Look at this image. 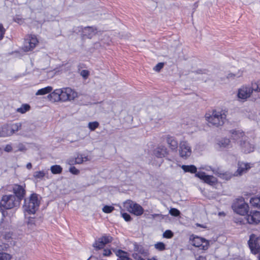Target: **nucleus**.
<instances>
[{
	"mask_svg": "<svg viewBox=\"0 0 260 260\" xmlns=\"http://www.w3.org/2000/svg\"><path fill=\"white\" fill-rule=\"evenodd\" d=\"M205 117L209 123L218 127L224 124L226 119V115L223 111L214 110L211 115L206 114Z\"/></svg>",
	"mask_w": 260,
	"mask_h": 260,
	"instance_id": "nucleus-1",
	"label": "nucleus"
},
{
	"mask_svg": "<svg viewBox=\"0 0 260 260\" xmlns=\"http://www.w3.org/2000/svg\"><path fill=\"white\" fill-rule=\"evenodd\" d=\"M40 205L38 194H32L28 200L25 199L23 206L24 210L29 214H35Z\"/></svg>",
	"mask_w": 260,
	"mask_h": 260,
	"instance_id": "nucleus-2",
	"label": "nucleus"
},
{
	"mask_svg": "<svg viewBox=\"0 0 260 260\" xmlns=\"http://www.w3.org/2000/svg\"><path fill=\"white\" fill-rule=\"evenodd\" d=\"M20 202L14 195H6L3 197L0 205L6 209L17 207Z\"/></svg>",
	"mask_w": 260,
	"mask_h": 260,
	"instance_id": "nucleus-3",
	"label": "nucleus"
},
{
	"mask_svg": "<svg viewBox=\"0 0 260 260\" xmlns=\"http://www.w3.org/2000/svg\"><path fill=\"white\" fill-rule=\"evenodd\" d=\"M124 206L128 211L136 216L142 215L144 212L142 206L131 200H127L124 202Z\"/></svg>",
	"mask_w": 260,
	"mask_h": 260,
	"instance_id": "nucleus-4",
	"label": "nucleus"
},
{
	"mask_svg": "<svg viewBox=\"0 0 260 260\" xmlns=\"http://www.w3.org/2000/svg\"><path fill=\"white\" fill-rule=\"evenodd\" d=\"M190 241H191V244L196 247L200 248V249L206 250L209 246V241L203 238L198 236L194 237L193 235L190 236Z\"/></svg>",
	"mask_w": 260,
	"mask_h": 260,
	"instance_id": "nucleus-5",
	"label": "nucleus"
},
{
	"mask_svg": "<svg viewBox=\"0 0 260 260\" xmlns=\"http://www.w3.org/2000/svg\"><path fill=\"white\" fill-rule=\"evenodd\" d=\"M113 240V238L110 235H104L101 237L98 238L95 240L93 244V247L95 250H100L103 249L106 244L111 242Z\"/></svg>",
	"mask_w": 260,
	"mask_h": 260,
	"instance_id": "nucleus-6",
	"label": "nucleus"
},
{
	"mask_svg": "<svg viewBox=\"0 0 260 260\" xmlns=\"http://www.w3.org/2000/svg\"><path fill=\"white\" fill-rule=\"evenodd\" d=\"M179 154L184 159L187 158L191 154V147L185 141L181 142L179 145Z\"/></svg>",
	"mask_w": 260,
	"mask_h": 260,
	"instance_id": "nucleus-7",
	"label": "nucleus"
},
{
	"mask_svg": "<svg viewBox=\"0 0 260 260\" xmlns=\"http://www.w3.org/2000/svg\"><path fill=\"white\" fill-rule=\"evenodd\" d=\"M76 95V93L71 88L60 89V96L62 102L73 100Z\"/></svg>",
	"mask_w": 260,
	"mask_h": 260,
	"instance_id": "nucleus-8",
	"label": "nucleus"
},
{
	"mask_svg": "<svg viewBox=\"0 0 260 260\" xmlns=\"http://www.w3.org/2000/svg\"><path fill=\"white\" fill-rule=\"evenodd\" d=\"M248 244L252 252H260V237L255 238L254 236H251L248 241Z\"/></svg>",
	"mask_w": 260,
	"mask_h": 260,
	"instance_id": "nucleus-9",
	"label": "nucleus"
},
{
	"mask_svg": "<svg viewBox=\"0 0 260 260\" xmlns=\"http://www.w3.org/2000/svg\"><path fill=\"white\" fill-rule=\"evenodd\" d=\"M38 43L36 36H30L28 39L25 40L24 43V50L25 51H29L33 49Z\"/></svg>",
	"mask_w": 260,
	"mask_h": 260,
	"instance_id": "nucleus-10",
	"label": "nucleus"
},
{
	"mask_svg": "<svg viewBox=\"0 0 260 260\" xmlns=\"http://www.w3.org/2000/svg\"><path fill=\"white\" fill-rule=\"evenodd\" d=\"M13 190L16 199L20 202L24 198L25 194L24 187L22 185L14 184L13 187Z\"/></svg>",
	"mask_w": 260,
	"mask_h": 260,
	"instance_id": "nucleus-11",
	"label": "nucleus"
},
{
	"mask_svg": "<svg viewBox=\"0 0 260 260\" xmlns=\"http://www.w3.org/2000/svg\"><path fill=\"white\" fill-rule=\"evenodd\" d=\"M234 211L238 214L244 215L246 214L248 210V205L246 203L241 204L235 203L232 206Z\"/></svg>",
	"mask_w": 260,
	"mask_h": 260,
	"instance_id": "nucleus-12",
	"label": "nucleus"
},
{
	"mask_svg": "<svg viewBox=\"0 0 260 260\" xmlns=\"http://www.w3.org/2000/svg\"><path fill=\"white\" fill-rule=\"evenodd\" d=\"M196 176L210 185H213L217 182V179L215 177L211 175H207L204 172H198L196 173Z\"/></svg>",
	"mask_w": 260,
	"mask_h": 260,
	"instance_id": "nucleus-13",
	"label": "nucleus"
},
{
	"mask_svg": "<svg viewBox=\"0 0 260 260\" xmlns=\"http://www.w3.org/2000/svg\"><path fill=\"white\" fill-rule=\"evenodd\" d=\"M252 95L251 90L249 86H242L239 89L237 96L239 99L246 100Z\"/></svg>",
	"mask_w": 260,
	"mask_h": 260,
	"instance_id": "nucleus-14",
	"label": "nucleus"
},
{
	"mask_svg": "<svg viewBox=\"0 0 260 260\" xmlns=\"http://www.w3.org/2000/svg\"><path fill=\"white\" fill-rule=\"evenodd\" d=\"M247 220L250 224H257L260 222V212L253 211L247 216Z\"/></svg>",
	"mask_w": 260,
	"mask_h": 260,
	"instance_id": "nucleus-15",
	"label": "nucleus"
},
{
	"mask_svg": "<svg viewBox=\"0 0 260 260\" xmlns=\"http://www.w3.org/2000/svg\"><path fill=\"white\" fill-rule=\"evenodd\" d=\"M96 33V29L93 27H85L83 28L82 34L87 38H92Z\"/></svg>",
	"mask_w": 260,
	"mask_h": 260,
	"instance_id": "nucleus-16",
	"label": "nucleus"
},
{
	"mask_svg": "<svg viewBox=\"0 0 260 260\" xmlns=\"http://www.w3.org/2000/svg\"><path fill=\"white\" fill-rule=\"evenodd\" d=\"M240 144L241 145L242 151L246 153H250L253 152L254 150V146L250 144L249 142L246 141V139L241 142Z\"/></svg>",
	"mask_w": 260,
	"mask_h": 260,
	"instance_id": "nucleus-17",
	"label": "nucleus"
},
{
	"mask_svg": "<svg viewBox=\"0 0 260 260\" xmlns=\"http://www.w3.org/2000/svg\"><path fill=\"white\" fill-rule=\"evenodd\" d=\"M250 168L251 167L249 164L239 162L238 163L237 171L236 172V175H242L243 174L246 173Z\"/></svg>",
	"mask_w": 260,
	"mask_h": 260,
	"instance_id": "nucleus-18",
	"label": "nucleus"
},
{
	"mask_svg": "<svg viewBox=\"0 0 260 260\" xmlns=\"http://www.w3.org/2000/svg\"><path fill=\"white\" fill-rule=\"evenodd\" d=\"M60 89L55 90L48 95V98L52 102H57L61 101L60 98Z\"/></svg>",
	"mask_w": 260,
	"mask_h": 260,
	"instance_id": "nucleus-19",
	"label": "nucleus"
},
{
	"mask_svg": "<svg viewBox=\"0 0 260 260\" xmlns=\"http://www.w3.org/2000/svg\"><path fill=\"white\" fill-rule=\"evenodd\" d=\"M231 138L235 141L240 140V143L246 139L244 134L240 131H233L231 132Z\"/></svg>",
	"mask_w": 260,
	"mask_h": 260,
	"instance_id": "nucleus-20",
	"label": "nucleus"
},
{
	"mask_svg": "<svg viewBox=\"0 0 260 260\" xmlns=\"http://www.w3.org/2000/svg\"><path fill=\"white\" fill-rule=\"evenodd\" d=\"M167 142L170 149L173 151H176L178 146L177 141L173 137L168 136L167 137Z\"/></svg>",
	"mask_w": 260,
	"mask_h": 260,
	"instance_id": "nucleus-21",
	"label": "nucleus"
},
{
	"mask_svg": "<svg viewBox=\"0 0 260 260\" xmlns=\"http://www.w3.org/2000/svg\"><path fill=\"white\" fill-rule=\"evenodd\" d=\"M12 134L10 125H6L0 127V137H8Z\"/></svg>",
	"mask_w": 260,
	"mask_h": 260,
	"instance_id": "nucleus-22",
	"label": "nucleus"
},
{
	"mask_svg": "<svg viewBox=\"0 0 260 260\" xmlns=\"http://www.w3.org/2000/svg\"><path fill=\"white\" fill-rule=\"evenodd\" d=\"M154 154L157 157H164L167 154V149L164 146L157 147L154 150Z\"/></svg>",
	"mask_w": 260,
	"mask_h": 260,
	"instance_id": "nucleus-23",
	"label": "nucleus"
},
{
	"mask_svg": "<svg viewBox=\"0 0 260 260\" xmlns=\"http://www.w3.org/2000/svg\"><path fill=\"white\" fill-rule=\"evenodd\" d=\"M181 168L185 173H195L197 171L196 167L194 165H182Z\"/></svg>",
	"mask_w": 260,
	"mask_h": 260,
	"instance_id": "nucleus-24",
	"label": "nucleus"
},
{
	"mask_svg": "<svg viewBox=\"0 0 260 260\" xmlns=\"http://www.w3.org/2000/svg\"><path fill=\"white\" fill-rule=\"evenodd\" d=\"M115 251L116 255L120 258V260H132L128 257L127 252L122 250H118Z\"/></svg>",
	"mask_w": 260,
	"mask_h": 260,
	"instance_id": "nucleus-25",
	"label": "nucleus"
},
{
	"mask_svg": "<svg viewBox=\"0 0 260 260\" xmlns=\"http://www.w3.org/2000/svg\"><path fill=\"white\" fill-rule=\"evenodd\" d=\"M52 90V87L51 86H47L46 87L40 89L37 91L36 93V95H45L48 93H50Z\"/></svg>",
	"mask_w": 260,
	"mask_h": 260,
	"instance_id": "nucleus-26",
	"label": "nucleus"
},
{
	"mask_svg": "<svg viewBox=\"0 0 260 260\" xmlns=\"http://www.w3.org/2000/svg\"><path fill=\"white\" fill-rule=\"evenodd\" d=\"M250 89L251 90V93L253 92H260V81L252 83L251 86H249Z\"/></svg>",
	"mask_w": 260,
	"mask_h": 260,
	"instance_id": "nucleus-27",
	"label": "nucleus"
},
{
	"mask_svg": "<svg viewBox=\"0 0 260 260\" xmlns=\"http://www.w3.org/2000/svg\"><path fill=\"white\" fill-rule=\"evenodd\" d=\"M250 203L252 206L260 208V196L251 198Z\"/></svg>",
	"mask_w": 260,
	"mask_h": 260,
	"instance_id": "nucleus-28",
	"label": "nucleus"
},
{
	"mask_svg": "<svg viewBox=\"0 0 260 260\" xmlns=\"http://www.w3.org/2000/svg\"><path fill=\"white\" fill-rule=\"evenodd\" d=\"M50 170L52 174H60L62 171V168L59 165H53L50 168Z\"/></svg>",
	"mask_w": 260,
	"mask_h": 260,
	"instance_id": "nucleus-29",
	"label": "nucleus"
},
{
	"mask_svg": "<svg viewBox=\"0 0 260 260\" xmlns=\"http://www.w3.org/2000/svg\"><path fill=\"white\" fill-rule=\"evenodd\" d=\"M30 106L28 104H23L21 107L17 108L16 111L21 114H24L30 110Z\"/></svg>",
	"mask_w": 260,
	"mask_h": 260,
	"instance_id": "nucleus-30",
	"label": "nucleus"
},
{
	"mask_svg": "<svg viewBox=\"0 0 260 260\" xmlns=\"http://www.w3.org/2000/svg\"><path fill=\"white\" fill-rule=\"evenodd\" d=\"M230 144V141L229 139H223L218 143V145L220 148H226Z\"/></svg>",
	"mask_w": 260,
	"mask_h": 260,
	"instance_id": "nucleus-31",
	"label": "nucleus"
},
{
	"mask_svg": "<svg viewBox=\"0 0 260 260\" xmlns=\"http://www.w3.org/2000/svg\"><path fill=\"white\" fill-rule=\"evenodd\" d=\"M88 160V159L87 156H84L83 155H82V154H79L77 155V156L75 158V164H81L84 160L87 161Z\"/></svg>",
	"mask_w": 260,
	"mask_h": 260,
	"instance_id": "nucleus-32",
	"label": "nucleus"
},
{
	"mask_svg": "<svg viewBox=\"0 0 260 260\" xmlns=\"http://www.w3.org/2000/svg\"><path fill=\"white\" fill-rule=\"evenodd\" d=\"M12 133V134H13L14 133L18 131L21 126V123H16L15 124L10 125Z\"/></svg>",
	"mask_w": 260,
	"mask_h": 260,
	"instance_id": "nucleus-33",
	"label": "nucleus"
},
{
	"mask_svg": "<svg viewBox=\"0 0 260 260\" xmlns=\"http://www.w3.org/2000/svg\"><path fill=\"white\" fill-rule=\"evenodd\" d=\"M99 126V123L97 121L90 122L88 123V127L91 131H94Z\"/></svg>",
	"mask_w": 260,
	"mask_h": 260,
	"instance_id": "nucleus-34",
	"label": "nucleus"
},
{
	"mask_svg": "<svg viewBox=\"0 0 260 260\" xmlns=\"http://www.w3.org/2000/svg\"><path fill=\"white\" fill-rule=\"evenodd\" d=\"M154 247L159 251H163L166 249V245L164 243L160 242L155 244Z\"/></svg>",
	"mask_w": 260,
	"mask_h": 260,
	"instance_id": "nucleus-35",
	"label": "nucleus"
},
{
	"mask_svg": "<svg viewBox=\"0 0 260 260\" xmlns=\"http://www.w3.org/2000/svg\"><path fill=\"white\" fill-rule=\"evenodd\" d=\"M214 174L218 175V176L221 178H224V176L226 175L221 170H220L219 168L213 169L212 170Z\"/></svg>",
	"mask_w": 260,
	"mask_h": 260,
	"instance_id": "nucleus-36",
	"label": "nucleus"
},
{
	"mask_svg": "<svg viewBox=\"0 0 260 260\" xmlns=\"http://www.w3.org/2000/svg\"><path fill=\"white\" fill-rule=\"evenodd\" d=\"M46 173L42 171H37L35 172L34 174V177L36 178L42 179L45 175Z\"/></svg>",
	"mask_w": 260,
	"mask_h": 260,
	"instance_id": "nucleus-37",
	"label": "nucleus"
},
{
	"mask_svg": "<svg viewBox=\"0 0 260 260\" xmlns=\"http://www.w3.org/2000/svg\"><path fill=\"white\" fill-rule=\"evenodd\" d=\"M169 213L173 216L177 217L180 215V212L176 208H171L169 210Z\"/></svg>",
	"mask_w": 260,
	"mask_h": 260,
	"instance_id": "nucleus-38",
	"label": "nucleus"
},
{
	"mask_svg": "<svg viewBox=\"0 0 260 260\" xmlns=\"http://www.w3.org/2000/svg\"><path fill=\"white\" fill-rule=\"evenodd\" d=\"M114 210V208L113 207L108 205L105 206L102 209L103 211L106 213H110L112 212Z\"/></svg>",
	"mask_w": 260,
	"mask_h": 260,
	"instance_id": "nucleus-39",
	"label": "nucleus"
},
{
	"mask_svg": "<svg viewBox=\"0 0 260 260\" xmlns=\"http://www.w3.org/2000/svg\"><path fill=\"white\" fill-rule=\"evenodd\" d=\"M11 256L5 252H0V260H10Z\"/></svg>",
	"mask_w": 260,
	"mask_h": 260,
	"instance_id": "nucleus-40",
	"label": "nucleus"
},
{
	"mask_svg": "<svg viewBox=\"0 0 260 260\" xmlns=\"http://www.w3.org/2000/svg\"><path fill=\"white\" fill-rule=\"evenodd\" d=\"M135 250L138 251L139 253L141 254H145L146 253L145 249L143 248L142 246L138 245H135Z\"/></svg>",
	"mask_w": 260,
	"mask_h": 260,
	"instance_id": "nucleus-41",
	"label": "nucleus"
},
{
	"mask_svg": "<svg viewBox=\"0 0 260 260\" xmlns=\"http://www.w3.org/2000/svg\"><path fill=\"white\" fill-rule=\"evenodd\" d=\"M173 233L171 230H166L163 233V237L165 238L170 239L173 237Z\"/></svg>",
	"mask_w": 260,
	"mask_h": 260,
	"instance_id": "nucleus-42",
	"label": "nucleus"
},
{
	"mask_svg": "<svg viewBox=\"0 0 260 260\" xmlns=\"http://www.w3.org/2000/svg\"><path fill=\"white\" fill-rule=\"evenodd\" d=\"M147 218L154 219L156 218L159 217L161 219L164 218V216L160 214H153L148 215V216L146 217Z\"/></svg>",
	"mask_w": 260,
	"mask_h": 260,
	"instance_id": "nucleus-43",
	"label": "nucleus"
},
{
	"mask_svg": "<svg viewBox=\"0 0 260 260\" xmlns=\"http://www.w3.org/2000/svg\"><path fill=\"white\" fill-rule=\"evenodd\" d=\"M6 29L2 24H0V40H2L5 34Z\"/></svg>",
	"mask_w": 260,
	"mask_h": 260,
	"instance_id": "nucleus-44",
	"label": "nucleus"
},
{
	"mask_svg": "<svg viewBox=\"0 0 260 260\" xmlns=\"http://www.w3.org/2000/svg\"><path fill=\"white\" fill-rule=\"evenodd\" d=\"M80 75L84 79H87L89 75V72L87 70H83L80 72Z\"/></svg>",
	"mask_w": 260,
	"mask_h": 260,
	"instance_id": "nucleus-45",
	"label": "nucleus"
},
{
	"mask_svg": "<svg viewBox=\"0 0 260 260\" xmlns=\"http://www.w3.org/2000/svg\"><path fill=\"white\" fill-rule=\"evenodd\" d=\"M164 65V63H158L154 67L153 69L157 72H159L163 68Z\"/></svg>",
	"mask_w": 260,
	"mask_h": 260,
	"instance_id": "nucleus-46",
	"label": "nucleus"
},
{
	"mask_svg": "<svg viewBox=\"0 0 260 260\" xmlns=\"http://www.w3.org/2000/svg\"><path fill=\"white\" fill-rule=\"evenodd\" d=\"M27 225L30 228H33L35 226V220L33 218H30L27 221Z\"/></svg>",
	"mask_w": 260,
	"mask_h": 260,
	"instance_id": "nucleus-47",
	"label": "nucleus"
},
{
	"mask_svg": "<svg viewBox=\"0 0 260 260\" xmlns=\"http://www.w3.org/2000/svg\"><path fill=\"white\" fill-rule=\"evenodd\" d=\"M122 216L126 221H129L132 219L129 214L126 213H122Z\"/></svg>",
	"mask_w": 260,
	"mask_h": 260,
	"instance_id": "nucleus-48",
	"label": "nucleus"
},
{
	"mask_svg": "<svg viewBox=\"0 0 260 260\" xmlns=\"http://www.w3.org/2000/svg\"><path fill=\"white\" fill-rule=\"evenodd\" d=\"M70 172L74 175H78L79 173V170L77 169L75 167H71L70 168Z\"/></svg>",
	"mask_w": 260,
	"mask_h": 260,
	"instance_id": "nucleus-49",
	"label": "nucleus"
},
{
	"mask_svg": "<svg viewBox=\"0 0 260 260\" xmlns=\"http://www.w3.org/2000/svg\"><path fill=\"white\" fill-rule=\"evenodd\" d=\"M17 148H18V151H22V152H24V151H26V150L25 146L22 143H20L18 145Z\"/></svg>",
	"mask_w": 260,
	"mask_h": 260,
	"instance_id": "nucleus-50",
	"label": "nucleus"
},
{
	"mask_svg": "<svg viewBox=\"0 0 260 260\" xmlns=\"http://www.w3.org/2000/svg\"><path fill=\"white\" fill-rule=\"evenodd\" d=\"M112 254L111 251L110 249H104V252H103V255L105 256H108Z\"/></svg>",
	"mask_w": 260,
	"mask_h": 260,
	"instance_id": "nucleus-51",
	"label": "nucleus"
},
{
	"mask_svg": "<svg viewBox=\"0 0 260 260\" xmlns=\"http://www.w3.org/2000/svg\"><path fill=\"white\" fill-rule=\"evenodd\" d=\"M4 150L6 152H11L12 150V147L11 145L8 144L4 148Z\"/></svg>",
	"mask_w": 260,
	"mask_h": 260,
	"instance_id": "nucleus-52",
	"label": "nucleus"
},
{
	"mask_svg": "<svg viewBox=\"0 0 260 260\" xmlns=\"http://www.w3.org/2000/svg\"><path fill=\"white\" fill-rule=\"evenodd\" d=\"M26 168L30 170L32 168V165L30 162H28L27 165H26Z\"/></svg>",
	"mask_w": 260,
	"mask_h": 260,
	"instance_id": "nucleus-53",
	"label": "nucleus"
},
{
	"mask_svg": "<svg viewBox=\"0 0 260 260\" xmlns=\"http://www.w3.org/2000/svg\"><path fill=\"white\" fill-rule=\"evenodd\" d=\"M162 118V117H158L157 118H153L151 119V120H160Z\"/></svg>",
	"mask_w": 260,
	"mask_h": 260,
	"instance_id": "nucleus-54",
	"label": "nucleus"
},
{
	"mask_svg": "<svg viewBox=\"0 0 260 260\" xmlns=\"http://www.w3.org/2000/svg\"><path fill=\"white\" fill-rule=\"evenodd\" d=\"M73 161H74L73 160H69V163L70 165H73L74 164Z\"/></svg>",
	"mask_w": 260,
	"mask_h": 260,
	"instance_id": "nucleus-55",
	"label": "nucleus"
},
{
	"mask_svg": "<svg viewBox=\"0 0 260 260\" xmlns=\"http://www.w3.org/2000/svg\"><path fill=\"white\" fill-rule=\"evenodd\" d=\"M206 169L207 170H208H208H213V169L211 168V167H208V168H206Z\"/></svg>",
	"mask_w": 260,
	"mask_h": 260,
	"instance_id": "nucleus-56",
	"label": "nucleus"
},
{
	"mask_svg": "<svg viewBox=\"0 0 260 260\" xmlns=\"http://www.w3.org/2000/svg\"><path fill=\"white\" fill-rule=\"evenodd\" d=\"M256 253H258V260H260V252H256Z\"/></svg>",
	"mask_w": 260,
	"mask_h": 260,
	"instance_id": "nucleus-57",
	"label": "nucleus"
},
{
	"mask_svg": "<svg viewBox=\"0 0 260 260\" xmlns=\"http://www.w3.org/2000/svg\"><path fill=\"white\" fill-rule=\"evenodd\" d=\"M197 225L199 226H201V227H204L203 226L201 225V224H199V223H197Z\"/></svg>",
	"mask_w": 260,
	"mask_h": 260,
	"instance_id": "nucleus-58",
	"label": "nucleus"
},
{
	"mask_svg": "<svg viewBox=\"0 0 260 260\" xmlns=\"http://www.w3.org/2000/svg\"><path fill=\"white\" fill-rule=\"evenodd\" d=\"M138 260H144L143 258H140Z\"/></svg>",
	"mask_w": 260,
	"mask_h": 260,
	"instance_id": "nucleus-59",
	"label": "nucleus"
},
{
	"mask_svg": "<svg viewBox=\"0 0 260 260\" xmlns=\"http://www.w3.org/2000/svg\"><path fill=\"white\" fill-rule=\"evenodd\" d=\"M7 237H8V238H10V236H7V237H5V238H7Z\"/></svg>",
	"mask_w": 260,
	"mask_h": 260,
	"instance_id": "nucleus-60",
	"label": "nucleus"
},
{
	"mask_svg": "<svg viewBox=\"0 0 260 260\" xmlns=\"http://www.w3.org/2000/svg\"><path fill=\"white\" fill-rule=\"evenodd\" d=\"M7 237H8V238H10V236H7V237H5V238H7Z\"/></svg>",
	"mask_w": 260,
	"mask_h": 260,
	"instance_id": "nucleus-61",
	"label": "nucleus"
},
{
	"mask_svg": "<svg viewBox=\"0 0 260 260\" xmlns=\"http://www.w3.org/2000/svg\"><path fill=\"white\" fill-rule=\"evenodd\" d=\"M7 237H8V238H10V236H7V237H5V238H7Z\"/></svg>",
	"mask_w": 260,
	"mask_h": 260,
	"instance_id": "nucleus-62",
	"label": "nucleus"
},
{
	"mask_svg": "<svg viewBox=\"0 0 260 260\" xmlns=\"http://www.w3.org/2000/svg\"><path fill=\"white\" fill-rule=\"evenodd\" d=\"M2 246L1 245H0V250H1V249H2Z\"/></svg>",
	"mask_w": 260,
	"mask_h": 260,
	"instance_id": "nucleus-63",
	"label": "nucleus"
},
{
	"mask_svg": "<svg viewBox=\"0 0 260 260\" xmlns=\"http://www.w3.org/2000/svg\"><path fill=\"white\" fill-rule=\"evenodd\" d=\"M90 257H89L87 260H90Z\"/></svg>",
	"mask_w": 260,
	"mask_h": 260,
	"instance_id": "nucleus-64",
	"label": "nucleus"
}]
</instances>
